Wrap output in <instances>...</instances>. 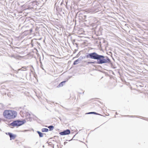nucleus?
Wrapping results in <instances>:
<instances>
[{
  "label": "nucleus",
  "instance_id": "393cba45",
  "mask_svg": "<svg viewBox=\"0 0 148 148\" xmlns=\"http://www.w3.org/2000/svg\"><path fill=\"white\" fill-rule=\"evenodd\" d=\"M116 114H117V113L116 112Z\"/></svg>",
  "mask_w": 148,
  "mask_h": 148
},
{
  "label": "nucleus",
  "instance_id": "9b49d317",
  "mask_svg": "<svg viewBox=\"0 0 148 148\" xmlns=\"http://www.w3.org/2000/svg\"><path fill=\"white\" fill-rule=\"evenodd\" d=\"M37 132L38 133V134H39V137H43V134H43V133H42L41 132L39 131H37Z\"/></svg>",
  "mask_w": 148,
  "mask_h": 148
},
{
  "label": "nucleus",
  "instance_id": "7ed1b4c3",
  "mask_svg": "<svg viewBox=\"0 0 148 148\" xmlns=\"http://www.w3.org/2000/svg\"><path fill=\"white\" fill-rule=\"evenodd\" d=\"M91 8L92 12H97L101 10V6L100 3L97 1H94L92 4Z\"/></svg>",
  "mask_w": 148,
  "mask_h": 148
},
{
  "label": "nucleus",
  "instance_id": "a211bd4d",
  "mask_svg": "<svg viewBox=\"0 0 148 148\" xmlns=\"http://www.w3.org/2000/svg\"><path fill=\"white\" fill-rule=\"evenodd\" d=\"M40 63H41V65H40V67H41V68L43 70H44V69H43V65H42V63L41 62H40Z\"/></svg>",
  "mask_w": 148,
  "mask_h": 148
},
{
  "label": "nucleus",
  "instance_id": "b1692460",
  "mask_svg": "<svg viewBox=\"0 0 148 148\" xmlns=\"http://www.w3.org/2000/svg\"><path fill=\"white\" fill-rule=\"evenodd\" d=\"M42 147H45V146L44 145H43V146H42Z\"/></svg>",
  "mask_w": 148,
  "mask_h": 148
},
{
  "label": "nucleus",
  "instance_id": "5701e85b",
  "mask_svg": "<svg viewBox=\"0 0 148 148\" xmlns=\"http://www.w3.org/2000/svg\"><path fill=\"white\" fill-rule=\"evenodd\" d=\"M10 67L13 70H14V69H13L12 68L11 66H10Z\"/></svg>",
  "mask_w": 148,
  "mask_h": 148
},
{
  "label": "nucleus",
  "instance_id": "39448f33",
  "mask_svg": "<svg viewBox=\"0 0 148 148\" xmlns=\"http://www.w3.org/2000/svg\"><path fill=\"white\" fill-rule=\"evenodd\" d=\"M71 133L70 130L69 129H66L63 131L60 132L59 134L61 135H66L69 134Z\"/></svg>",
  "mask_w": 148,
  "mask_h": 148
},
{
  "label": "nucleus",
  "instance_id": "f3484780",
  "mask_svg": "<svg viewBox=\"0 0 148 148\" xmlns=\"http://www.w3.org/2000/svg\"><path fill=\"white\" fill-rule=\"evenodd\" d=\"M96 62L94 61V62H87V64H95V63H96Z\"/></svg>",
  "mask_w": 148,
  "mask_h": 148
},
{
  "label": "nucleus",
  "instance_id": "f03ea898",
  "mask_svg": "<svg viewBox=\"0 0 148 148\" xmlns=\"http://www.w3.org/2000/svg\"><path fill=\"white\" fill-rule=\"evenodd\" d=\"M17 115V112L14 111L5 110L3 112L4 116L6 119H14Z\"/></svg>",
  "mask_w": 148,
  "mask_h": 148
},
{
  "label": "nucleus",
  "instance_id": "20e7f679",
  "mask_svg": "<svg viewBox=\"0 0 148 148\" xmlns=\"http://www.w3.org/2000/svg\"><path fill=\"white\" fill-rule=\"evenodd\" d=\"M26 122V121L25 120H21L19 119L14 121L10 124V125L13 127H19L20 126Z\"/></svg>",
  "mask_w": 148,
  "mask_h": 148
},
{
  "label": "nucleus",
  "instance_id": "4be33fe9",
  "mask_svg": "<svg viewBox=\"0 0 148 148\" xmlns=\"http://www.w3.org/2000/svg\"><path fill=\"white\" fill-rule=\"evenodd\" d=\"M67 143V142H64V145H65Z\"/></svg>",
  "mask_w": 148,
  "mask_h": 148
},
{
  "label": "nucleus",
  "instance_id": "f257e3e1",
  "mask_svg": "<svg viewBox=\"0 0 148 148\" xmlns=\"http://www.w3.org/2000/svg\"><path fill=\"white\" fill-rule=\"evenodd\" d=\"M86 57L87 58L97 60L96 63L97 64H102L106 63H109L112 64L111 60L108 57L99 55L95 52L87 53Z\"/></svg>",
  "mask_w": 148,
  "mask_h": 148
},
{
  "label": "nucleus",
  "instance_id": "423d86ee",
  "mask_svg": "<svg viewBox=\"0 0 148 148\" xmlns=\"http://www.w3.org/2000/svg\"><path fill=\"white\" fill-rule=\"evenodd\" d=\"M85 57L84 56L83 57L82 56H80L79 58L77 60L73 62V64L75 65L78 64L83 59L85 58Z\"/></svg>",
  "mask_w": 148,
  "mask_h": 148
},
{
  "label": "nucleus",
  "instance_id": "ddd939ff",
  "mask_svg": "<svg viewBox=\"0 0 148 148\" xmlns=\"http://www.w3.org/2000/svg\"><path fill=\"white\" fill-rule=\"evenodd\" d=\"M48 128L49 129L50 131H52L53 130L54 128V127L53 125H51L48 127Z\"/></svg>",
  "mask_w": 148,
  "mask_h": 148
},
{
  "label": "nucleus",
  "instance_id": "f8f14e48",
  "mask_svg": "<svg viewBox=\"0 0 148 148\" xmlns=\"http://www.w3.org/2000/svg\"><path fill=\"white\" fill-rule=\"evenodd\" d=\"M49 131V129L47 128H43L41 129V131L43 132H47Z\"/></svg>",
  "mask_w": 148,
  "mask_h": 148
},
{
  "label": "nucleus",
  "instance_id": "412c9836",
  "mask_svg": "<svg viewBox=\"0 0 148 148\" xmlns=\"http://www.w3.org/2000/svg\"><path fill=\"white\" fill-rule=\"evenodd\" d=\"M130 116V117H134L135 116Z\"/></svg>",
  "mask_w": 148,
  "mask_h": 148
},
{
  "label": "nucleus",
  "instance_id": "6ab92c4d",
  "mask_svg": "<svg viewBox=\"0 0 148 148\" xmlns=\"http://www.w3.org/2000/svg\"><path fill=\"white\" fill-rule=\"evenodd\" d=\"M56 137H58V136H54L53 137V138H53V139H56Z\"/></svg>",
  "mask_w": 148,
  "mask_h": 148
},
{
  "label": "nucleus",
  "instance_id": "aec40b11",
  "mask_svg": "<svg viewBox=\"0 0 148 148\" xmlns=\"http://www.w3.org/2000/svg\"><path fill=\"white\" fill-rule=\"evenodd\" d=\"M77 51V49H75L74 52H73L74 53H75Z\"/></svg>",
  "mask_w": 148,
  "mask_h": 148
},
{
  "label": "nucleus",
  "instance_id": "4468645a",
  "mask_svg": "<svg viewBox=\"0 0 148 148\" xmlns=\"http://www.w3.org/2000/svg\"><path fill=\"white\" fill-rule=\"evenodd\" d=\"M87 114H96V115H101L99 114L98 113H97V112H89L88 113H87Z\"/></svg>",
  "mask_w": 148,
  "mask_h": 148
},
{
  "label": "nucleus",
  "instance_id": "9d476101",
  "mask_svg": "<svg viewBox=\"0 0 148 148\" xmlns=\"http://www.w3.org/2000/svg\"><path fill=\"white\" fill-rule=\"evenodd\" d=\"M30 114H29V116L27 115L26 117V119L27 121H31L32 120V118L30 117Z\"/></svg>",
  "mask_w": 148,
  "mask_h": 148
},
{
  "label": "nucleus",
  "instance_id": "6e6552de",
  "mask_svg": "<svg viewBox=\"0 0 148 148\" xmlns=\"http://www.w3.org/2000/svg\"><path fill=\"white\" fill-rule=\"evenodd\" d=\"M32 32V28L30 29L29 30H27L25 31L23 33L24 34H31V33Z\"/></svg>",
  "mask_w": 148,
  "mask_h": 148
},
{
  "label": "nucleus",
  "instance_id": "1a4fd4ad",
  "mask_svg": "<svg viewBox=\"0 0 148 148\" xmlns=\"http://www.w3.org/2000/svg\"><path fill=\"white\" fill-rule=\"evenodd\" d=\"M66 81H64L60 82L59 84L57 86V87L59 88L62 87L63 85L65 84Z\"/></svg>",
  "mask_w": 148,
  "mask_h": 148
},
{
  "label": "nucleus",
  "instance_id": "dca6fc26",
  "mask_svg": "<svg viewBox=\"0 0 148 148\" xmlns=\"http://www.w3.org/2000/svg\"><path fill=\"white\" fill-rule=\"evenodd\" d=\"M86 15H83L82 16H79V19H81L80 18L81 17L82 18V20H85V18H86Z\"/></svg>",
  "mask_w": 148,
  "mask_h": 148
},
{
  "label": "nucleus",
  "instance_id": "0eeeda50",
  "mask_svg": "<svg viewBox=\"0 0 148 148\" xmlns=\"http://www.w3.org/2000/svg\"><path fill=\"white\" fill-rule=\"evenodd\" d=\"M6 134L8 135L9 136L10 140H11L12 139H15L16 136V135L10 132L6 133Z\"/></svg>",
  "mask_w": 148,
  "mask_h": 148
},
{
  "label": "nucleus",
  "instance_id": "2eb2a0df",
  "mask_svg": "<svg viewBox=\"0 0 148 148\" xmlns=\"http://www.w3.org/2000/svg\"><path fill=\"white\" fill-rule=\"evenodd\" d=\"M27 68V67L26 66H23L21 68L18 69V71H19L20 70L21 71H25L26 70H24L25 69H26Z\"/></svg>",
  "mask_w": 148,
  "mask_h": 148
}]
</instances>
